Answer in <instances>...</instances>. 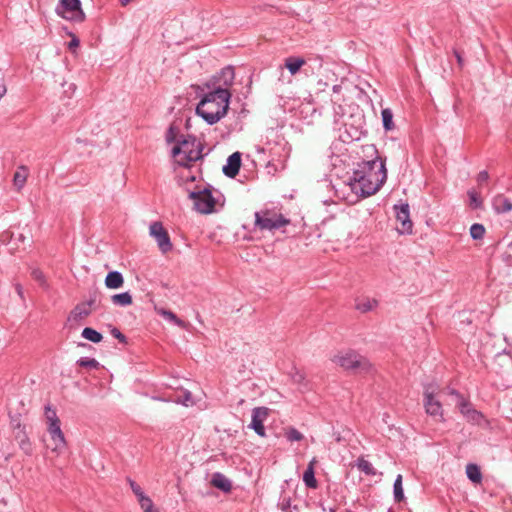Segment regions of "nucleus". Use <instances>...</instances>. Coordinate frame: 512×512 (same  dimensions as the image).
Returning <instances> with one entry per match:
<instances>
[{
  "instance_id": "f257e3e1",
  "label": "nucleus",
  "mask_w": 512,
  "mask_h": 512,
  "mask_svg": "<svg viewBox=\"0 0 512 512\" xmlns=\"http://www.w3.org/2000/svg\"><path fill=\"white\" fill-rule=\"evenodd\" d=\"M387 170L385 162L380 158L362 161L357 164L349 178L351 190L362 197L375 194L385 183Z\"/></svg>"
},
{
  "instance_id": "f03ea898",
  "label": "nucleus",
  "mask_w": 512,
  "mask_h": 512,
  "mask_svg": "<svg viewBox=\"0 0 512 512\" xmlns=\"http://www.w3.org/2000/svg\"><path fill=\"white\" fill-rule=\"evenodd\" d=\"M231 93L225 88H214L204 94L196 107V113L209 125L217 123L229 109Z\"/></svg>"
},
{
  "instance_id": "7ed1b4c3",
  "label": "nucleus",
  "mask_w": 512,
  "mask_h": 512,
  "mask_svg": "<svg viewBox=\"0 0 512 512\" xmlns=\"http://www.w3.org/2000/svg\"><path fill=\"white\" fill-rule=\"evenodd\" d=\"M202 143L192 135L180 136V140L172 148V157L179 166L190 167L192 163L202 159Z\"/></svg>"
},
{
  "instance_id": "20e7f679",
  "label": "nucleus",
  "mask_w": 512,
  "mask_h": 512,
  "mask_svg": "<svg viewBox=\"0 0 512 512\" xmlns=\"http://www.w3.org/2000/svg\"><path fill=\"white\" fill-rule=\"evenodd\" d=\"M332 361L338 366L342 367L345 370H351L354 372H369L372 368L369 360L358 354L353 350L341 351L337 353Z\"/></svg>"
},
{
  "instance_id": "39448f33",
  "label": "nucleus",
  "mask_w": 512,
  "mask_h": 512,
  "mask_svg": "<svg viewBox=\"0 0 512 512\" xmlns=\"http://www.w3.org/2000/svg\"><path fill=\"white\" fill-rule=\"evenodd\" d=\"M289 223L283 215L270 210H263L255 213V226L260 230H275Z\"/></svg>"
},
{
  "instance_id": "423d86ee",
  "label": "nucleus",
  "mask_w": 512,
  "mask_h": 512,
  "mask_svg": "<svg viewBox=\"0 0 512 512\" xmlns=\"http://www.w3.org/2000/svg\"><path fill=\"white\" fill-rule=\"evenodd\" d=\"M56 12L62 18L73 22H82L85 19L80 0H60Z\"/></svg>"
},
{
  "instance_id": "0eeeda50",
  "label": "nucleus",
  "mask_w": 512,
  "mask_h": 512,
  "mask_svg": "<svg viewBox=\"0 0 512 512\" xmlns=\"http://www.w3.org/2000/svg\"><path fill=\"white\" fill-rule=\"evenodd\" d=\"M189 198L193 200L194 208L198 212L209 214L214 211L216 200L210 189L204 188L199 191H192L189 193Z\"/></svg>"
},
{
  "instance_id": "6e6552de",
  "label": "nucleus",
  "mask_w": 512,
  "mask_h": 512,
  "mask_svg": "<svg viewBox=\"0 0 512 512\" xmlns=\"http://www.w3.org/2000/svg\"><path fill=\"white\" fill-rule=\"evenodd\" d=\"M450 397H452V401L454 402L455 407L459 409L460 413L467 421L479 423L482 415L480 412L474 409L473 405L468 399L454 390H450Z\"/></svg>"
},
{
  "instance_id": "1a4fd4ad",
  "label": "nucleus",
  "mask_w": 512,
  "mask_h": 512,
  "mask_svg": "<svg viewBox=\"0 0 512 512\" xmlns=\"http://www.w3.org/2000/svg\"><path fill=\"white\" fill-rule=\"evenodd\" d=\"M52 413L53 417H49L48 425V432L51 436L52 444L48 445V447H50L52 451L60 453L64 449L66 442L56 412L52 411Z\"/></svg>"
},
{
  "instance_id": "9d476101",
  "label": "nucleus",
  "mask_w": 512,
  "mask_h": 512,
  "mask_svg": "<svg viewBox=\"0 0 512 512\" xmlns=\"http://www.w3.org/2000/svg\"><path fill=\"white\" fill-rule=\"evenodd\" d=\"M150 235L156 240L162 253H167L172 249V243L168 232L164 229L161 222H153L149 228Z\"/></svg>"
},
{
  "instance_id": "9b49d317",
  "label": "nucleus",
  "mask_w": 512,
  "mask_h": 512,
  "mask_svg": "<svg viewBox=\"0 0 512 512\" xmlns=\"http://www.w3.org/2000/svg\"><path fill=\"white\" fill-rule=\"evenodd\" d=\"M269 415V409L267 407H256L252 410V419L249 425L255 433L261 437L265 436L264 421Z\"/></svg>"
},
{
  "instance_id": "f8f14e48",
  "label": "nucleus",
  "mask_w": 512,
  "mask_h": 512,
  "mask_svg": "<svg viewBox=\"0 0 512 512\" xmlns=\"http://www.w3.org/2000/svg\"><path fill=\"white\" fill-rule=\"evenodd\" d=\"M235 79V72L234 68L231 66H227L223 68L219 73H217L213 78L211 79L213 89L214 88H225L229 90L228 88L232 86Z\"/></svg>"
},
{
  "instance_id": "ddd939ff",
  "label": "nucleus",
  "mask_w": 512,
  "mask_h": 512,
  "mask_svg": "<svg viewBox=\"0 0 512 512\" xmlns=\"http://www.w3.org/2000/svg\"><path fill=\"white\" fill-rule=\"evenodd\" d=\"M397 221L401 223L399 228L400 233H411L412 232V221L409 217V205L403 204L400 207L395 206Z\"/></svg>"
},
{
  "instance_id": "4468645a",
  "label": "nucleus",
  "mask_w": 512,
  "mask_h": 512,
  "mask_svg": "<svg viewBox=\"0 0 512 512\" xmlns=\"http://www.w3.org/2000/svg\"><path fill=\"white\" fill-rule=\"evenodd\" d=\"M425 408L426 412L431 416H439L442 418V406L440 401L434 395V390L429 391V389L425 392Z\"/></svg>"
},
{
  "instance_id": "2eb2a0df",
  "label": "nucleus",
  "mask_w": 512,
  "mask_h": 512,
  "mask_svg": "<svg viewBox=\"0 0 512 512\" xmlns=\"http://www.w3.org/2000/svg\"><path fill=\"white\" fill-rule=\"evenodd\" d=\"M241 166V153L234 152L231 154L226 165L223 166V173L230 178H234L238 173Z\"/></svg>"
},
{
  "instance_id": "dca6fc26",
  "label": "nucleus",
  "mask_w": 512,
  "mask_h": 512,
  "mask_svg": "<svg viewBox=\"0 0 512 512\" xmlns=\"http://www.w3.org/2000/svg\"><path fill=\"white\" fill-rule=\"evenodd\" d=\"M492 208L496 214L512 211V201L504 194H497L491 200Z\"/></svg>"
},
{
  "instance_id": "f3484780",
  "label": "nucleus",
  "mask_w": 512,
  "mask_h": 512,
  "mask_svg": "<svg viewBox=\"0 0 512 512\" xmlns=\"http://www.w3.org/2000/svg\"><path fill=\"white\" fill-rule=\"evenodd\" d=\"M94 303V300H90L88 302L78 304L70 313V320L79 321L91 313V305Z\"/></svg>"
},
{
  "instance_id": "a211bd4d",
  "label": "nucleus",
  "mask_w": 512,
  "mask_h": 512,
  "mask_svg": "<svg viewBox=\"0 0 512 512\" xmlns=\"http://www.w3.org/2000/svg\"><path fill=\"white\" fill-rule=\"evenodd\" d=\"M104 283L109 289H119L124 284V278L119 271H111L106 275Z\"/></svg>"
},
{
  "instance_id": "6ab92c4d",
  "label": "nucleus",
  "mask_w": 512,
  "mask_h": 512,
  "mask_svg": "<svg viewBox=\"0 0 512 512\" xmlns=\"http://www.w3.org/2000/svg\"><path fill=\"white\" fill-rule=\"evenodd\" d=\"M211 483L214 487L223 492H229L232 489L231 481L222 473L216 472L212 475Z\"/></svg>"
},
{
  "instance_id": "aec40b11",
  "label": "nucleus",
  "mask_w": 512,
  "mask_h": 512,
  "mask_svg": "<svg viewBox=\"0 0 512 512\" xmlns=\"http://www.w3.org/2000/svg\"><path fill=\"white\" fill-rule=\"evenodd\" d=\"M315 463H316V460L314 458L310 461L307 469L305 470V472L303 474V481H304L305 485L308 488H312V489L317 488V485H318L317 480L315 478V472H314Z\"/></svg>"
},
{
  "instance_id": "412c9836",
  "label": "nucleus",
  "mask_w": 512,
  "mask_h": 512,
  "mask_svg": "<svg viewBox=\"0 0 512 512\" xmlns=\"http://www.w3.org/2000/svg\"><path fill=\"white\" fill-rule=\"evenodd\" d=\"M466 476L475 485L481 484L482 472L477 464L469 463L466 465Z\"/></svg>"
},
{
  "instance_id": "4be33fe9",
  "label": "nucleus",
  "mask_w": 512,
  "mask_h": 512,
  "mask_svg": "<svg viewBox=\"0 0 512 512\" xmlns=\"http://www.w3.org/2000/svg\"><path fill=\"white\" fill-rule=\"evenodd\" d=\"M29 175V170L27 166L21 165L16 170L14 177H13V183L14 186L20 190L24 187L27 177Z\"/></svg>"
},
{
  "instance_id": "5701e85b",
  "label": "nucleus",
  "mask_w": 512,
  "mask_h": 512,
  "mask_svg": "<svg viewBox=\"0 0 512 512\" xmlns=\"http://www.w3.org/2000/svg\"><path fill=\"white\" fill-rule=\"evenodd\" d=\"M305 64V60L300 57L290 56L285 59V67L289 70L292 75L299 72L301 67Z\"/></svg>"
},
{
  "instance_id": "b1692460",
  "label": "nucleus",
  "mask_w": 512,
  "mask_h": 512,
  "mask_svg": "<svg viewBox=\"0 0 512 512\" xmlns=\"http://www.w3.org/2000/svg\"><path fill=\"white\" fill-rule=\"evenodd\" d=\"M111 301L114 305L125 307L133 303L132 296L129 292H123L111 296Z\"/></svg>"
},
{
  "instance_id": "393cba45",
  "label": "nucleus",
  "mask_w": 512,
  "mask_h": 512,
  "mask_svg": "<svg viewBox=\"0 0 512 512\" xmlns=\"http://www.w3.org/2000/svg\"><path fill=\"white\" fill-rule=\"evenodd\" d=\"M378 302L375 299L362 298L356 300V309L362 313L373 310L377 306Z\"/></svg>"
},
{
  "instance_id": "a878e982",
  "label": "nucleus",
  "mask_w": 512,
  "mask_h": 512,
  "mask_svg": "<svg viewBox=\"0 0 512 512\" xmlns=\"http://www.w3.org/2000/svg\"><path fill=\"white\" fill-rule=\"evenodd\" d=\"M353 466H356L365 475H376V470L373 467V465L369 461L365 460L363 457L358 458Z\"/></svg>"
},
{
  "instance_id": "bb28decb",
  "label": "nucleus",
  "mask_w": 512,
  "mask_h": 512,
  "mask_svg": "<svg viewBox=\"0 0 512 512\" xmlns=\"http://www.w3.org/2000/svg\"><path fill=\"white\" fill-rule=\"evenodd\" d=\"M155 310L159 315L163 316L166 320L173 322L175 325L179 327H184V321L179 319L172 311L157 307H155Z\"/></svg>"
},
{
  "instance_id": "cd10ccee",
  "label": "nucleus",
  "mask_w": 512,
  "mask_h": 512,
  "mask_svg": "<svg viewBox=\"0 0 512 512\" xmlns=\"http://www.w3.org/2000/svg\"><path fill=\"white\" fill-rule=\"evenodd\" d=\"M383 127L386 131H391L395 128L393 122V112L390 108H384L381 111Z\"/></svg>"
},
{
  "instance_id": "c85d7f7f",
  "label": "nucleus",
  "mask_w": 512,
  "mask_h": 512,
  "mask_svg": "<svg viewBox=\"0 0 512 512\" xmlns=\"http://www.w3.org/2000/svg\"><path fill=\"white\" fill-rule=\"evenodd\" d=\"M393 495L395 502H401L405 498L402 486V475L400 474L396 477L394 481Z\"/></svg>"
},
{
  "instance_id": "c756f323",
  "label": "nucleus",
  "mask_w": 512,
  "mask_h": 512,
  "mask_svg": "<svg viewBox=\"0 0 512 512\" xmlns=\"http://www.w3.org/2000/svg\"><path fill=\"white\" fill-rule=\"evenodd\" d=\"M81 335L83 338H85L86 340H89L93 343H99L103 339V336L101 333H99L98 331H96L90 327L84 328Z\"/></svg>"
},
{
  "instance_id": "7c9ffc66",
  "label": "nucleus",
  "mask_w": 512,
  "mask_h": 512,
  "mask_svg": "<svg viewBox=\"0 0 512 512\" xmlns=\"http://www.w3.org/2000/svg\"><path fill=\"white\" fill-rule=\"evenodd\" d=\"M485 231V227L479 223H475L470 227V235L474 240H481L485 235Z\"/></svg>"
},
{
  "instance_id": "2f4dec72",
  "label": "nucleus",
  "mask_w": 512,
  "mask_h": 512,
  "mask_svg": "<svg viewBox=\"0 0 512 512\" xmlns=\"http://www.w3.org/2000/svg\"><path fill=\"white\" fill-rule=\"evenodd\" d=\"M285 437L290 442L301 441L304 435L294 427H289L285 430Z\"/></svg>"
},
{
  "instance_id": "473e14b6",
  "label": "nucleus",
  "mask_w": 512,
  "mask_h": 512,
  "mask_svg": "<svg viewBox=\"0 0 512 512\" xmlns=\"http://www.w3.org/2000/svg\"><path fill=\"white\" fill-rule=\"evenodd\" d=\"M468 197L470 207H472L473 209H478L482 207L483 201L475 190H469Z\"/></svg>"
},
{
  "instance_id": "72a5a7b5",
  "label": "nucleus",
  "mask_w": 512,
  "mask_h": 512,
  "mask_svg": "<svg viewBox=\"0 0 512 512\" xmlns=\"http://www.w3.org/2000/svg\"><path fill=\"white\" fill-rule=\"evenodd\" d=\"M77 364L84 368L96 369L99 366V362L94 358L82 357L77 361Z\"/></svg>"
},
{
  "instance_id": "f704fd0d",
  "label": "nucleus",
  "mask_w": 512,
  "mask_h": 512,
  "mask_svg": "<svg viewBox=\"0 0 512 512\" xmlns=\"http://www.w3.org/2000/svg\"><path fill=\"white\" fill-rule=\"evenodd\" d=\"M291 379L294 383H296L298 385H304V386L306 385L305 374L297 368H293V370L291 372Z\"/></svg>"
},
{
  "instance_id": "c9c22d12",
  "label": "nucleus",
  "mask_w": 512,
  "mask_h": 512,
  "mask_svg": "<svg viewBox=\"0 0 512 512\" xmlns=\"http://www.w3.org/2000/svg\"><path fill=\"white\" fill-rule=\"evenodd\" d=\"M165 138L167 143L175 142L177 144L178 141L180 140V137L178 138V129L175 126L171 125L166 132Z\"/></svg>"
},
{
  "instance_id": "e433bc0d",
  "label": "nucleus",
  "mask_w": 512,
  "mask_h": 512,
  "mask_svg": "<svg viewBox=\"0 0 512 512\" xmlns=\"http://www.w3.org/2000/svg\"><path fill=\"white\" fill-rule=\"evenodd\" d=\"M138 501H139L141 508L144 510V512H148L154 508L152 500L149 497H147L146 495L139 498Z\"/></svg>"
},
{
  "instance_id": "4c0bfd02",
  "label": "nucleus",
  "mask_w": 512,
  "mask_h": 512,
  "mask_svg": "<svg viewBox=\"0 0 512 512\" xmlns=\"http://www.w3.org/2000/svg\"><path fill=\"white\" fill-rule=\"evenodd\" d=\"M129 484L133 493L137 496L138 499L145 495L142 491V488L136 482L129 480Z\"/></svg>"
},
{
  "instance_id": "58836bf2",
  "label": "nucleus",
  "mask_w": 512,
  "mask_h": 512,
  "mask_svg": "<svg viewBox=\"0 0 512 512\" xmlns=\"http://www.w3.org/2000/svg\"><path fill=\"white\" fill-rule=\"evenodd\" d=\"M31 276L40 284H44V275L42 271H40L39 269H33L31 272Z\"/></svg>"
},
{
  "instance_id": "ea45409f",
  "label": "nucleus",
  "mask_w": 512,
  "mask_h": 512,
  "mask_svg": "<svg viewBox=\"0 0 512 512\" xmlns=\"http://www.w3.org/2000/svg\"><path fill=\"white\" fill-rule=\"evenodd\" d=\"M111 334H112V336H113V337H115L116 339H118L121 343H126V337H125V335H124V334H122V333L120 332V330H119V329H117V328H113V329L111 330Z\"/></svg>"
},
{
  "instance_id": "a19ab883",
  "label": "nucleus",
  "mask_w": 512,
  "mask_h": 512,
  "mask_svg": "<svg viewBox=\"0 0 512 512\" xmlns=\"http://www.w3.org/2000/svg\"><path fill=\"white\" fill-rule=\"evenodd\" d=\"M488 179H489V174L486 170L480 171L479 174L477 175V182L479 185H482Z\"/></svg>"
},
{
  "instance_id": "79ce46f5",
  "label": "nucleus",
  "mask_w": 512,
  "mask_h": 512,
  "mask_svg": "<svg viewBox=\"0 0 512 512\" xmlns=\"http://www.w3.org/2000/svg\"><path fill=\"white\" fill-rule=\"evenodd\" d=\"M15 290L17 292V294L20 296V298H23V287L21 284L19 283H16L15 284Z\"/></svg>"
},
{
  "instance_id": "37998d69",
  "label": "nucleus",
  "mask_w": 512,
  "mask_h": 512,
  "mask_svg": "<svg viewBox=\"0 0 512 512\" xmlns=\"http://www.w3.org/2000/svg\"><path fill=\"white\" fill-rule=\"evenodd\" d=\"M79 46V40L77 38H72V40L69 42V47H77Z\"/></svg>"
},
{
  "instance_id": "c03bdc74",
  "label": "nucleus",
  "mask_w": 512,
  "mask_h": 512,
  "mask_svg": "<svg viewBox=\"0 0 512 512\" xmlns=\"http://www.w3.org/2000/svg\"><path fill=\"white\" fill-rule=\"evenodd\" d=\"M454 53H455V56L457 58L459 65L462 66V58H461L460 54L457 51H455Z\"/></svg>"
},
{
  "instance_id": "a18cd8bd",
  "label": "nucleus",
  "mask_w": 512,
  "mask_h": 512,
  "mask_svg": "<svg viewBox=\"0 0 512 512\" xmlns=\"http://www.w3.org/2000/svg\"><path fill=\"white\" fill-rule=\"evenodd\" d=\"M53 410H51L50 408H47V412H46V415H47V420L49 421V417H53V413H52Z\"/></svg>"
},
{
  "instance_id": "49530a36",
  "label": "nucleus",
  "mask_w": 512,
  "mask_h": 512,
  "mask_svg": "<svg viewBox=\"0 0 512 512\" xmlns=\"http://www.w3.org/2000/svg\"><path fill=\"white\" fill-rule=\"evenodd\" d=\"M340 88H341V87H340L339 85H334V86H333V91H334V92H339Z\"/></svg>"
},
{
  "instance_id": "de8ad7c7",
  "label": "nucleus",
  "mask_w": 512,
  "mask_h": 512,
  "mask_svg": "<svg viewBox=\"0 0 512 512\" xmlns=\"http://www.w3.org/2000/svg\"><path fill=\"white\" fill-rule=\"evenodd\" d=\"M7 235H8V232L1 234V236H0L1 240H4V237H6Z\"/></svg>"
},
{
  "instance_id": "09e8293b",
  "label": "nucleus",
  "mask_w": 512,
  "mask_h": 512,
  "mask_svg": "<svg viewBox=\"0 0 512 512\" xmlns=\"http://www.w3.org/2000/svg\"><path fill=\"white\" fill-rule=\"evenodd\" d=\"M24 238H25V237H24V235H23V234H19V240H21V241H22V240H24Z\"/></svg>"
},
{
  "instance_id": "8fccbe9b",
  "label": "nucleus",
  "mask_w": 512,
  "mask_h": 512,
  "mask_svg": "<svg viewBox=\"0 0 512 512\" xmlns=\"http://www.w3.org/2000/svg\"><path fill=\"white\" fill-rule=\"evenodd\" d=\"M185 400H186V401L190 400V393H188V394L186 395Z\"/></svg>"
}]
</instances>
